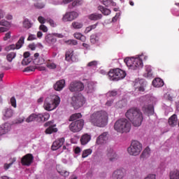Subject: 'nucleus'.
Returning <instances> with one entry per match:
<instances>
[{"label": "nucleus", "mask_w": 179, "mask_h": 179, "mask_svg": "<svg viewBox=\"0 0 179 179\" xmlns=\"http://www.w3.org/2000/svg\"><path fill=\"white\" fill-rule=\"evenodd\" d=\"M90 122L94 125V127L103 128V127L108 124V114L103 110L94 112L90 116Z\"/></svg>", "instance_id": "1"}, {"label": "nucleus", "mask_w": 179, "mask_h": 179, "mask_svg": "<svg viewBox=\"0 0 179 179\" xmlns=\"http://www.w3.org/2000/svg\"><path fill=\"white\" fill-rule=\"evenodd\" d=\"M142 58L146 61V59H148V56L141 54L136 55V57H127L124 59V61L127 66H128L129 69L136 71V69H141L143 68V62L142 61Z\"/></svg>", "instance_id": "2"}, {"label": "nucleus", "mask_w": 179, "mask_h": 179, "mask_svg": "<svg viewBox=\"0 0 179 179\" xmlns=\"http://www.w3.org/2000/svg\"><path fill=\"white\" fill-rule=\"evenodd\" d=\"M126 117L132 122L134 127H141L143 121L142 112L138 108H131L126 113Z\"/></svg>", "instance_id": "3"}, {"label": "nucleus", "mask_w": 179, "mask_h": 179, "mask_svg": "<svg viewBox=\"0 0 179 179\" xmlns=\"http://www.w3.org/2000/svg\"><path fill=\"white\" fill-rule=\"evenodd\" d=\"M59 103H61V98L58 95H50L45 99L43 108L46 111H52L59 106Z\"/></svg>", "instance_id": "4"}, {"label": "nucleus", "mask_w": 179, "mask_h": 179, "mask_svg": "<svg viewBox=\"0 0 179 179\" xmlns=\"http://www.w3.org/2000/svg\"><path fill=\"white\" fill-rule=\"evenodd\" d=\"M115 130L120 134L129 132L131 131V122L126 118L117 120L114 124Z\"/></svg>", "instance_id": "5"}, {"label": "nucleus", "mask_w": 179, "mask_h": 179, "mask_svg": "<svg viewBox=\"0 0 179 179\" xmlns=\"http://www.w3.org/2000/svg\"><path fill=\"white\" fill-rule=\"evenodd\" d=\"M143 146L138 141H133L130 146L127 148V152L130 156H139L142 152Z\"/></svg>", "instance_id": "6"}, {"label": "nucleus", "mask_w": 179, "mask_h": 179, "mask_svg": "<svg viewBox=\"0 0 179 179\" xmlns=\"http://www.w3.org/2000/svg\"><path fill=\"white\" fill-rule=\"evenodd\" d=\"M108 78L110 80H121L127 76V73L120 69H114L108 72Z\"/></svg>", "instance_id": "7"}, {"label": "nucleus", "mask_w": 179, "mask_h": 179, "mask_svg": "<svg viewBox=\"0 0 179 179\" xmlns=\"http://www.w3.org/2000/svg\"><path fill=\"white\" fill-rule=\"evenodd\" d=\"M148 105H145L143 107V111L145 114H148V115H152L153 113H155V109L153 108V104H156L157 101V99L153 96H150L148 97Z\"/></svg>", "instance_id": "8"}, {"label": "nucleus", "mask_w": 179, "mask_h": 179, "mask_svg": "<svg viewBox=\"0 0 179 179\" xmlns=\"http://www.w3.org/2000/svg\"><path fill=\"white\" fill-rule=\"evenodd\" d=\"M85 103L86 99H85V96L80 94L74 95L73 97H71V104H72L73 107H74L76 110L80 108V107H82V106H83V104Z\"/></svg>", "instance_id": "9"}, {"label": "nucleus", "mask_w": 179, "mask_h": 179, "mask_svg": "<svg viewBox=\"0 0 179 179\" xmlns=\"http://www.w3.org/2000/svg\"><path fill=\"white\" fill-rule=\"evenodd\" d=\"M83 125H85V121L83 120H78L71 122L69 125V129L71 132H80L83 129Z\"/></svg>", "instance_id": "10"}, {"label": "nucleus", "mask_w": 179, "mask_h": 179, "mask_svg": "<svg viewBox=\"0 0 179 179\" xmlns=\"http://www.w3.org/2000/svg\"><path fill=\"white\" fill-rule=\"evenodd\" d=\"M79 17V13L77 11L66 12L62 18V22L66 23V22H72L75 19Z\"/></svg>", "instance_id": "11"}, {"label": "nucleus", "mask_w": 179, "mask_h": 179, "mask_svg": "<svg viewBox=\"0 0 179 179\" xmlns=\"http://www.w3.org/2000/svg\"><path fill=\"white\" fill-rule=\"evenodd\" d=\"M44 126L48 127L45 131V134L47 135H51V134L58 132V129L56 127L57 124H54V121L47 122Z\"/></svg>", "instance_id": "12"}, {"label": "nucleus", "mask_w": 179, "mask_h": 179, "mask_svg": "<svg viewBox=\"0 0 179 179\" xmlns=\"http://www.w3.org/2000/svg\"><path fill=\"white\" fill-rule=\"evenodd\" d=\"M85 89V85L81 82L73 81L70 84V92H82Z\"/></svg>", "instance_id": "13"}, {"label": "nucleus", "mask_w": 179, "mask_h": 179, "mask_svg": "<svg viewBox=\"0 0 179 179\" xmlns=\"http://www.w3.org/2000/svg\"><path fill=\"white\" fill-rule=\"evenodd\" d=\"M134 88L138 93L145 92V81L143 80H136L134 83Z\"/></svg>", "instance_id": "14"}, {"label": "nucleus", "mask_w": 179, "mask_h": 179, "mask_svg": "<svg viewBox=\"0 0 179 179\" xmlns=\"http://www.w3.org/2000/svg\"><path fill=\"white\" fill-rule=\"evenodd\" d=\"M108 141V133L103 132L96 138V145H104Z\"/></svg>", "instance_id": "15"}, {"label": "nucleus", "mask_w": 179, "mask_h": 179, "mask_svg": "<svg viewBox=\"0 0 179 179\" xmlns=\"http://www.w3.org/2000/svg\"><path fill=\"white\" fill-rule=\"evenodd\" d=\"M33 159L34 157L31 154H27L22 158L21 163L22 166H30L33 163Z\"/></svg>", "instance_id": "16"}, {"label": "nucleus", "mask_w": 179, "mask_h": 179, "mask_svg": "<svg viewBox=\"0 0 179 179\" xmlns=\"http://www.w3.org/2000/svg\"><path fill=\"white\" fill-rule=\"evenodd\" d=\"M106 156L109 160V162H115L118 159V155L115 152L113 148H109L108 150Z\"/></svg>", "instance_id": "17"}, {"label": "nucleus", "mask_w": 179, "mask_h": 179, "mask_svg": "<svg viewBox=\"0 0 179 179\" xmlns=\"http://www.w3.org/2000/svg\"><path fill=\"white\" fill-rule=\"evenodd\" d=\"M125 177V173L122 169H117L113 172L110 178L111 179H124Z\"/></svg>", "instance_id": "18"}, {"label": "nucleus", "mask_w": 179, "mask_h": 179, "mask_svg": "<svg viewBox=\"0 0 179 179\" xmlns=\"http://www.w3.org/2000/svg\"><path fill=\"white\" fill-rule=\"evenodd\" d=\"M3 120L6 121V120H9V118H12L13 117V110L11 108H5L3 111Z\"/></svg>", "instance_id": "19"}, {"label": "nucleus", "mask_w": 179, "mask_h": 179, "mask_svg": "<svg viewBox=\"0 0 179 179\" xmlns=\"http://www.w3.org/2000/svg\"><path fill=\"white\" fill-rule=\"evenodd\" d=\"M10 129H12L10 124L5 123L3 124H1L0 126V136H2V135H6V134H8V132H9Z\"/></svg>", "instance_id": "20"}, {"label": "nucleus", "mask_w": 179, "mask_h": 179, "mask_svg": "<svg viewBox=\"0 0 179 179\" xmlns=\"http://www.w3.org/2000/svg\"><path fill=\"white\" fill-rule=\"evenodd\" d=\"M66 60L69 62H78V58L73 55V50H70L66 52Z\"/></svg>", "instance_id": "21"}, {"label": "nucleus", "mask_w": 179, "mask_h": 179, "mask_svg": "<svg viewBox=\"0 0 179 179\" xmlns=\"http://www.w3.org/2000/svg\"><path fill=\"white\" fill-rule=\"evenodd\" d=\"M65 142V138H59L58 140H56L55 141L53 142L52 145V150H57L64 145V143Z\"/></svg>", "instance_id": "22"}, {"label": "nucleus", "mask_w": 179, "mask_h": 179, "mask_svg": "<svg viewBox=\"0 0 179 179\" xmlns=\"http://www.w3.org/2000/svg\"><path fill=\"white\" fill-rule=\"evenodd\" d=\"M65 87V80H60L54 85L55 90L61 92Z\"/></svg>", "instance_id": "23"}, {"label": "nucleus", "mask_w": 179, "mask_h": 179, "mask_svg": "<svg viewBox=\"0 0 179 179\" xmlns=\"http://www.w3.org/2000/svg\"><path fill=\"white\" fill-rule=\"evenodd\" d=\"M48 120H50V113L48 112L38 114V121L39 122H44L45 121H48Z\"/></svg>", "instance_id": "24"}, {"label": "nucleus", "mask_w": 179, "mask_h": 179, "mask_svg": "<svg viewBox=\"0 0 179 179\" xmlns=\"http://www.w3.org/2000/svg\"><path fill=\"white\" fill-rule=\"evenodd\" d=\"M83 26H84L83 22L77 20L71 23V27L74 30H79L80 29H83Z\"/></svg>", "instance_id": "25"}, {"label": "nucleus", "mask_w": 179, "mask_h": 179, "mask_svg": "<svg viewBox=\"0 0 179 179\" xmlns=\"http://www.w3.org/2000/svg\"><path fill=\"white\" fill-rule=\"evenodd\" d=\"M33 59L35 65H41L44 63V59L43 57H40V55L38 53L34 54Z\"/></svg>", "instance_id": "26"}, {"label": "nucleus", "mask_w": 179, "mask_h": 179, "mask_svg": "<svg viewBox=\"0 0 179 179\" xmlns=\"http://www.w3.org/2000/svg\"><path fill=\"white\" fill-rule=\"evenodd\" d=\"M90 139H92V136L88 134H85L82 136L80 138V142L82 145H87L89 142H90Z\"/></svg>", "instance_id": "27"}, {"label": "nucleus", "mask_w": 179, "mask_h": 179, "mask_svg": "<svg viewBox=\"0 0 179 179\" xmlns=\"http://www.w3.org/2000/svg\"><path fill=\"white\" fill-rule=\"evenodd\" d=\"M45 41L49 44V45H53V44L57 43V38H55L54 36L48 34L45 36Z\"/></svg>", "instance_id": "28"}, {"label": "nucleus", "mask_w": 179, "mask_h": 179, "mask_svg": "<svg viewBox=\"0 0 179 179\" xmlns=\"http://www.w3.org/2000/svg\"><path fill=\"white\" fill-rule=\"evenodd\" d=\"M152 85L155 87H162L164 86V82L163 81V80H162V78H157L152 80Z\"/></svg>", "instance_id": "29"}, {"label": "nucleus", "mask_w": 179, "mask_h": 179, "mask_svg": "<svg viewBox=\"0 0 179 179\" xmlns=\"http://www.w3.org/2000/svg\"><path fill=\"white\" fill-rule=\"evenodd\" d=\"M145 73L143 74L144 78H152L153 73L152 72V66L146 65L145 66Z\"/></svg>", "instance_id": "30"}, {"label": "nucleus", "mask_w": 179, "mask_h": 179, "mask_svg": "<svg viewBox=\"0 0 179 179\" xmlns=\"http://www.w3.org/2000/svg\"><path fill=\"white\" fill-rule=\"evenodd\" d=\"M178 121V119L177 118V115L174 114L169 117L168 122L171 127H176V125H177Z\"/></svg>", "instance_id": "31"}, {"label": "nucleus", "mask_w": 179, "mask_h": 179, "mask_svg": "<svg viewBox=\"0 0 179 179\" xmlns=\"http://www.w3.org/2000/svg\"><path fill=\"white\" fill-rule=\"evenodd\" d=\"M95 89H96V84H94V83L92 81L89 82L86 87V90L87 93H93Z\"/></svg>", "instance_id": "32"}, {"label": "nucleus", "mask_w": 179, "mask_h": 179, "mask_svg": "<svg viewBox=\"0 0 179 179\" xmlns=\"http://www.w3.org/2000/svg\"><path fill=\"white\" fill-rule=\"evenodd\" d=\"M170 179H179V171L178 169H173L169 173Z\"/></svg>", "instance_id": "33"}, {"label": "nucleus", "mask_w": 179, "mask_h": 179, "mask_svg": "<svg viewBox=\"0 0 179 179\" xmlns=\"http://www.w3.org/2000/svg\"><path fill=\"white\" fill-rule=\"evenodd\" d=\"M101 17H103V15L101 14L95 13H92L90 15H88V19H90V20H100V19H101Z\"/></svg>", "instance_id": "34"}, {"label": "nucleus", "mask_w": 179, "mask_h": 179, "mask_svg": "<svg viewBox=\"0 0 179 179\" xmlns=\"http://www.w3.org/2000/svg\"><path fill=\"white\" fill-rule=\"evenodd\" d=\"M74 38H76L77 40H80V41H83V43H85L86 41V36L85 35L82 34L81 33L76 32L73 34Z\"/></svg>", "instance_id": "35"}, {"label": "nucleus", "mask_w": 179, "mask_h": 179, "mask_svg": "<svg viewBox=\"0 0 179 179\" xmlns=\"http://www.w3.org/2000/svg\"><path fill=\"white\" fill-rule=\"evenodd\" d=\"M23 44H24V36H21L16 45H15V50H20L23 47Z\"/></svg>", "instance_id": "36"}, {"label": "nucleus", "mask_w": 179, "mask_h": 179, "mask_svg": "<svg viewBox=\"0 0 179 179\" xmlns=\"http://www.w3.org/2000/svg\"><path fill=\"white\" fill-rule=\"evenodd\" d=\"M99 10H100L101 12V13H103V15H104L105 16H108V15H110V13H111V10L108 9V8H106L102 6H99L98 7Z\"/></svg>", "instance_id": "37"}, {"label": "nucleus", "mask_w": 179, "mask_h": 179, "mask_svg": "<svg viewBox=\"0 0 179 179\" xmlns=\"http://www.w3.org/2000/svg\"><path fill=\"white\" fill-rule=\"evenodd\" d=\"M35 120L38 121V115L32 113L25 120V121L26 122H33V121H34Z\"/></svg>", "instance_id": "38"}, {"label": "nucleus", "mask_w": 179, "mask_h": 179, "mask_svg": "<svg viewBox=\"0 0 179 179\" xmlns=\"http://www.w3.org/2000/svg\"><path fill=\"white\" fill-rule=\"evenodd\" d=\"M149 156H150V148H149V147H147L143 151V152H142V154L141 155V157L142 159H146V158L149 157Z\"/></svg>", "instance_id": "39"}, {"label": "nucleus", "mask_w": 179, "mask_h": 179, "mask_svg": "<svg viewBox=\"0 0 179 179\" xmlns=\"http://www.w3.org/2000/svg\"><path fill=\"white\" fill-rule=\"evenodd\" d=\"M177 96V94L176 92H171V93H166L164 95V99L166 100H169V101H171L174 97Z\"/></svg>", "instance_id": "40"}, {"label": "nucleus", "mask_w": 179, "mask_h": 179, "mask_svg": "<svg viewBox=\"0 0 179 179\" xmlns=\"http://www.w3.org/2000/svg\"><path fill=\"white\" fill-rule=\"evenodd\" d=\"M22 24L24 29H30L33 26V23H31V22L27 18L24 19Z\"/></svg>", "instance_id": "41"}, {"label": "nucleus", "mask_w": 179, "mask_h": 179, "mask_svg": "<svg viewBox=\"0 0 179 179\" xmlns=\"http://www.w3.org/2000/svg\"><path fill=\"white\" fill-rule=\"evenodd\" d=\"M92 152H93V150L90 148L84 150L82 153L83 159H86V157H88L89 156H90V155H92Z\"/></svg>", "instance_id": "42"}, {"label": "nucleus", "mask_w": 179, "mask_h": 179, "mask_svg": "<svg viewBox=\"0 0 179 179\" xmlns=\"http://www.w3.org/2000/svg\"><path fill=\"white\" fill-rule=\"evenodd\" d=\"M46 66L48 68V69H57V64L54 63V62L48 60L46 62Z\"/></svg>", "instance_id": "43"}, {"label": "nucleus", "mask_w": 179, "mask_h": 179, "mask_svg": "<svg viewBox=\"0 0 179 179\" xmlns=\"http://www.w3.org/2000/svg\"><path fill=\"white\" fill-rule=\"evenodd\" d=\"M15 58H16V52H10L6 56V59L8 62H12Z\"/></svg>", "instance_id": "44"}, {"label": "nucleus", "mask_w": 179, "mask_h": 179, "mask_svg": "<svg viewBox=\"0 0 179 179\" xmlns=\"http://www.w3.org/2000/svg\"><path fill=\"white\" fill-rule=\"evenodd\" d=\"M102 3L105 5V6H115L117 5L115 2L111 0H103Z\"/></svg>", "instance_id": "45"}, {"label": "nucleus", "mask_w": 179, "mask_h": 179, "mask_svg": "<svg viewBox=\"0 0 179 179\" xmlns=\"http://www.w3.org/2000/svg\"><path fill=\"white\" fill-rule=\"evenodd\" d=\"M96 27H97V23H96L95 24H92V25H90V26L86 27V29L85 30V34H87V33H90V31H92V30H94V29Z\"/></svg>", "instance_id": "46"}, {"label": "nucleus", "mask_w": 179, "mask_h": 179, "mask_svg": "<svg viewBox=\"0 0 179 179\" xmlns=\"http://www.w3.org/2000/svg\"><path fill=\"white\" fill-rule=\"evenodd\" d=\"M80 5H83V0H75L71 3L73 8H76V6H80Z\"/></svg>", "instance_id": "47"}, {"label": "nucleus", "mask_w": 179, "mask_h": 179, "mask_svg": "<svg viewBox=\"0 0 179 179\" xmlns=\"http://www.w3.org/2000/svg\"><path fill=\"white\" fill-rule=\"evenodd\" d=\"M31 61H33V59H31L30 57H24V59L22 61V65H29V64H30V62H31Z\"/></svg>", "instance_id": "48"}, {"label": "nucleus", "mask_w": 179, "mask_h": 179, "mask_svg": "<svg viewBox=\"0 0 179 179\" xmlns=\"http://www.w3.org/2000/svg\"><path fill=\"white\" fill-rule=\"evenodd\" d=\"M78 118H82V114L76 113V114L72 115L70 117V120L75 121L76 120H78Z\"/></svg>", "instance_id": "49"}, {"label": "nucleus", "mask_w": 179, "mask_h": 179, "mask_svg": "<svg viewBox=\"0 0 179 179\" xmlns=\"http://www.w3.org/2000/svg\"><path fill=\"white\" fill-rule=\"evenodd\" d=\"M34 6L36 8V9H43L45 7V3H36L34 4Z\"/></svg>", "instance_id": "50"}, {"label": "nucleus", "mask_w": 179, "mask_h": 179, "mask_svg": "<svg viewBox=\"0 0 179 179\" xmlns=\"http://www.w3.org/2000/svg\"><path fill=\"white\" fill-rule=\"evenodd\" d=\"M97 61H92L87 64V66L88 68H96V66H97Z\"/></svg>", "instance_id": "51"}, {"label": "nucleus", "mask_w": 179, "mask_h": 179, "mask_svg": "<svg viewBox=\"0 0 179 179\" xmlns=\"http://www.w3.org/2000/svg\"><path fill=\"white\" fill-rule=\"evenodd\" d=\"M46 22L50 24L52 27H57V23L51 18H47Z\"/></svg>", "instance_id": "52"}, {"label": "nucleus", "mask_w": 179, "mask_h": 179, "mask_svg": "<svg viewBox=\"0 0 179 179\" xmlns=\"http://www.w3.org/2000/svg\"><path fill=\"white\" fill-rule=\"evenodd\" d=\"M15 162H16V159H13L9 164H6V163L4 164V166H3L4 170H9V169H10V167L12 166V164H13V163H15Z\"/></svg>", "instance_id": "53"}, {"label": "nucleus", "mask_w": 179, "mask_h": 179, "mask_svg": "<svg viewBox=\"0 0 179 179\" xmlns=\"http://www.w3.org/2000/svg\"><path fill=\"white\" fill-rule=\"evenodd\" d=\"M0 26H4L5 27H8V26H10V22L5 20H1L0 21Z\"/></svg>", "instance_id": "54"}, {"label": "nucleus", "mask_w": 179, "mask_h": 179, "mask_svg": "<svg viewBox=\"0 0 179 179\" xmlns=\"http://www.w3.org/2000/svg\"><path fill=\"white\" fill-rule=\"evenodd\" d=\"M116 95L117 91L109 92L106 94L107 97H112V99H114V97H115Z\"/></svg>", "instance_id": "55"}, {"label": "nucleus", "mask_w": 179, "mask_h": 179, "mask_svg": "<svg viewBox=\"0 0 179 179\" xmlns=\"http://www.w3.org/2000/svg\"><path fill=\"white\" fill-rule=\"evenodd\" d=\"M116 106H117V107H118V108H122V107H124V106H125V100L119 101L116 103Z\"/></svg>", "instance_id": "56"}, {"label": "nucleus", "mask_w": 179, "mask_h": 179, "mask_svg": "<svg viewBox=\"0 0 179 179\" xmlns=\"http://www.w3.org/2000/svg\"><path fill=\"white\" fill-rule=\"evenodd\" d=\"M6 51H10L11 50H16L15 44L9 45L5 48Z\"/></svg>", "instance_id": "57"}, {"label": "nucleus", "mask_w": 179, "mask_h": 179, "mask_svg": "<svg viewBox=\"0 0 179 179\" xmlns=\"http://www.w3.org/2000/svg\"><path fill=\"white\" fill-rule=\"evenodd\" d=\"M38 21L39 22V23H41V24H44V23H45L47 22V19H45L43 16H39L38 17Z\"/></svg>", "instance_id": "58"}, {"label": "nucleus", "mask_w": 179, "mask_h": 179, "mask_svg": "<svg viewBox=\"0 0 179 179\" xmlns=\"http://www.w3.org/2000/svg\"><path fill=\"white\" fill-rule=\"evenodd\" d=\"M10 104L14 108H16V99L15 96L11 97L10 99Z\"/></svg>", "instance_id": "59"}, {"label": "nucleus", "mask_w": 179, "mask_h": 179, "mask_svg": "<svg viewBox=\"0 0 179 179\" xmlns=\"http://www.w3.org/2000/svg\"><path fill=\"white\" fill-rule=\"evenodd\" d=\"M73 150L75 155H77V156H79V155H80V152H82V149L79 147H76Z\"/></svg>", "instance_id": "60"}, {"label": "nucleus", "mask_w": 179, "mask_h": 179, "mask_svg": "<svg viewBox=\"0 0 179 179\" xmlns=\"http://www.w3.org/2000/svg\"><path fill=\"white\" fill-rule=\"evenodd\" d=\"M40 30H42V31H43L44 33H47L48 31V28H47V27H45V25L44 24H41L39 27Z\"/></svg>", "instance_id": "61"}, {"label": "nucleus", "mask_w": 179, "mask_h": 179, "mask_svg": "<svg viewBox=\"0 0 179 179\" xmlns=\"http://www.w3.org/2000/svg\"><path fill=\"white\" fill-rule=\"evenodd\" d=\"M90 40H91V43H92V44H94L96 43V41H97L99 39L96 36V35H92Z\"/></svg>", "instance_id": "62"}, {"label": "nucleus", "mask_w": 179, "mask_h": 179, "mask_svg": "<svg viewBox=\"0 0 179 179\" xmlns=\"http://www.w3.org/2000/svg\"><path fill=\"white\" fill-rule=\"evenodd\" d=\"M60 175L63 177H69V172L66 171H62L59 172Z\"/></svg>", "instance_id": "63"}, {"label": "nucleus", "mask_w": 179, "mask_h": 179, "mask_svg": "<svg viewBox=\"0 0 179 179\" xmlns=\"http://www.w3.org/2000/svg\"><path fill=\"white\" fill-rule=\"evenodd\" d=\"M144 179H156V175L150 174L147 177H145Z\"/></svg>", "instance_id": "64"}]
</instances>
